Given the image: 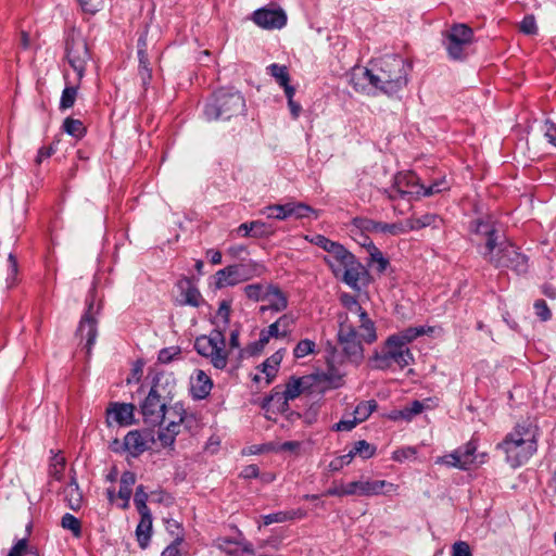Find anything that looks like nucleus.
<instances>
[{
  "label": "nucleus",
  "instance_id": "obj_55",
  "mask_svg": "<svg viewBox=\"0 0 556 556\" xmlns=\"http://www.w3.org/2000/svg\"><path fill=\"white\" fill-rule=\"evenodd\" d=\"M7 283L8 287L11 288L16 282V277L18 273V264L14 254L10 253L8 256V269H7Z\"/></svg>",
  "mask_w": 556,
  "mask_h": 556
},
{
  "label": "nucleus",
  "instance_id": "obj_22",
  "mask_svg": "<svg viewBox=\"0 0 556 556\" xmlns=\"http://www.w3.org/2000/svg\"><path fill=\"white\" fill-rule=\"evenodd\" d=\"M367 276L368 274L366 268L357 258H355L353 262H350L348 267L343 269L337 278L342 280L352 289L359 290L361 283H364L367 280Z\"/></svg>",
  "mask_w": 556,
  "mask_h": 556
},
{
  "label": "nucleus",
  "instance_id": "obj_14",
  "mask_svg": "<svg viewBox=\"0 0 556 556\" xmlns=\"http://www.w3.org/2000/svg\"><path fill=\"white\" fill-rule=\"evenodd\" d=\"M472 29L465 24L454 25L444 41L447 54L453 60H463L468 54V48L472 43Z\"/></svg>",
  "mask_w": 556,
  "mask_h": 556
},
{
  "label": "nucleus",
  "instance_id": "obj_21",
  "mask_svg": "<svg viewBox=\"0 0 556 556\" xmlns=\"http://www.w3.org/2000/svg\"><path fill=\"white\" fill-rule=\"evenodd\" d=\"M356 257L348 251L342 244H338L337 248L330 251L329 254L324 256V262L329 266L333 276L337 278L340 273L348 267L350 262H353Z\"/></svg>",
  "mask_w": 556,
  "mask_h": 556
},
{
  "label": "nucleus",
  "instance_id": "obj_13",
  "mask_svg": "<svg viewBox=\"0 0 556 556\" xmlns=\"http://www.w3.org/2000/svg\"><path fill=\"white\" fill-rule=\"evenodd\" d=\"M340 302L345 308L343 314H349L350 318L354 320L358 329L362 330V338L365 340V343H374L377 340L375 324L361 306L357 299L352 294L342 293L340 295Z\"/></svg>",
  "mask_w": 556,
  "mask_h": 556
},
{
  "label": "nucleus",
  "instance_id": "obj_33",
  "mask_svg": "<svg viewBox=\"0 0 556 556\" xmlns=\"http://www.w3.org/2000/svg\"><path fill=\"white\" fill-rule=\"evenodd\" d=\"M432 328L425 326H418V327H408L397 333L391 334L396 341H399L404 346H408L410 342L416 340L417 338L427 334L428 332H431Z\"/></svg>",
  "mask_w": 556,
  "mask_h": 556
},
{
  "label": "nucleus",
  "instance_id": "obj_50",
  "mask_svg": "<svg viewBox=\"0 0 556 556\" xmlns=\"http://www.w3.org/2000/svg\"><path fill=\"white\" fill-rule=\"evenodd\" d=\"M267 71L280 86L290 81L288 68L285 65L273 63L267 67Z\"/></svg>",
  "mask_w": 556,
  "mask_h": 556
},
{
  "label": "nucleus",
  "instance_id": "obj_57",
  "mask_svg": "<svg viewBox=\"0 0 556 556\" xmlns=\"http://www.w3.org/2000/svg\"><path fill=\"white\" fill-rule=\"evenodd\" d=\"M417 454V451L413 446H406L403 448H399L392 453V459L395 462H404L405 459L415 457Z\"/></svg>",
  "mask_w": 556,
  "mask_h": 556
},
{
  "label": "nucleus",
  "instance_id": "obj_23",
  "mask_svg": "<svg viewBox=\"0 0 556 556\" xmlns=\"http://www.w3.org/2000/svg\"><path fill=\"white\" fill-rule=\"evenodd\" d=\"M351 84L356 91L370 93L377 88L375 70L366 67H356L351 75Z\"/></svg>",
  "mask_w": 556,
  "mask_h": 556
},
{
  "label": "nucleus",
  "instance_id": "obj_2",
  "mask_svg": "<svg viewBox=\"0 0 556 556\" xmlns=\"http://www.w3.org/2000/svg\"><path fill=\"white\" fill-rule=\"evenodd\" d=\"M176 393V380L169 375H159L140 404V412L144 424L159 426L165 421V408L173 401Z\"/></svg>",
  "mask_w": 556,
  "mask_h": 556
},
{
  "label": "nucleus",
  "instance_id": "obj_29",
  "mask_svg": "<svg viewBox=\"0 0 556 556\" xmlns=\"http://www.w3.org/2000/svg\"><path fill=\"white\" fill-rule=\"evenodd\" d=\"M263 302L267 303L266 305H262L260 308L263 313L268 309L278 313L285 311L288 307L287 295L278 287L273 285L269 286L266 298Z\"/></svg>",
  "mask_w": 556,
  "mask_h": 556
},
{
  "label": "nucleus",
  "instance_id": "obj_28",
  "mask_svg": "<svg viewBox=\"0 0 556 556\" xmlns=\"http://www.w3.org/2000/svg\"><path fill=\"white\" fill-rule=\"evenodd\" d=\"M363 228L370 232L387 236H400L407 232L406 222L388 224L367 219L364 222Z\"/></svg>",
  "mask_w": 556,
  "mask_h": 556
},
{
  "label": "nucleus",
  "instance_id": "obj_34",
  "mask_svg": "<svg viewBox=\"0 0 556 556\" xmlns=\"http://www.w3.org/2000/svg\"><path fill=\"white\" fill-rule=\"evenodd\" d=\"M282 352L277 351L269 358H267L262 365V372L266 376V383L269 384L271 380L275 378L278 367L282 361Z\"/></svg>",
  "mask_w": 556,
  "mask_h": 556
},
{
  "label": "nucleus",
  "instance_id": "obj_63",
  "mask_svg": "<svg viewBox=\"0 0 556 556\" xmlns=\"http://www.w3.org/2000/svg\"><path fill=\"white\" fill-rule=\"evenodd\" d=\"M182 536L178 533L174 542L169 544L161 554V556H182L179 545L182 543Z\"/></svg>",
  "mask_w": 556,
  "mask_h": 556
},
{
  "label": "nucleus",
  "instance_id": "obj_32",
  "mask_svg": "<svg viewBox=\"0 0 556 556\" xmlns=\"http://www.w3.org/2000/svg\"><path fill=\"white\" fill-rule=\"evenodd\" d=\"M294 323L295 318L291 314H283L266 328L267 333L274 338H285L291 332Z\"/></svg>",
  "mask_w": 556,
  "mask_h": 556
},
{
  "label": "nucleus",
  "instance_id": "obj_31",
  "mask_svg": "<svg viewBox=\"0 0 556 556\" xmlns=\"http://www.w3.org/2000/svg\"><path fill=\"white\" fill-rule=\"evenodd\" d=\"M307 515L303 508L291 509L286 511H277L263 516V525L269 526L271 523H281L295 519H303Z\"/></svg>",
  "mask_w": 556,
  "mask_h": 556
},
{
  "label": "nucleus",
  "instance_id": "obj_27",
  "mask_svg": "<svg viewBox=\"0 0 556 556\" xmlns=\"http://www.w3.org/2000/svg\"><path fill=\"white\" fill-rule=\"evenodd\" d=\"M138 60H139V76L142 81V86L147 88L152 78V68L150 58L148 54L147 34H142L137 41Z\"/></svg>",
  "mask_w": 556,
  "mask_h": 556
},
{
  "label": "nucleus",
  "instance_id": "obj_7",
  "mask_svg": "<svg viewBox=\"0 0 556 556\" xmlns=\"http://www.w3.org/2000/svg\"><path fill=\"white\" fill-rule=\"evenodd\" d=\"M370 362L372 367L379 370L392 369L394 366L404 369L414 363V355L408 346H404L389 336L381 350L375 352Z\"/></svg>",
  "mask_w": 556,
  "mask_h": 556
},
{
  "label": "nucleus",
  "instance_id": "obj_51",
  "mask_svg": "<svg viewBox=\"0 0 556 556\" xmlns=\"http://www.w3.org/2000/svg\"><path fill=\"white\" fill-rule=\"evenodd\" d=\"M64 468H65V458L60 454H55L51 458V463H50V467H49L50 476L55 480H61L63 477Z\"/></svg>",
  "mask_w": 556,
  "mask_h": 556
},
{
  "label": "nucleus",
  "instance_id": "obj_17",
  "mask_svg": "<svg viewBox=\"0 0 556 556\" xmlns=\"http://www.w3.org/2000/svg\"><path fill=\"white\" fill-rule=\"evenodd\" d=\"M151 440L149 434L132 430L125 435L123 441L114 440L110 447L115 453H127L131 457H138L149 448Z\"/></svg>",
  "mask_w": 556,
  "mask_h": 556
},
{
  "label": "nucleus",
  "instance_id": "obj_42",
  "mask_svg": "<svg viewBox=\"0 0 556 556\" xmlns=\"http://www.w3.org/2000/svg\"><path fill=\"white\" fill-rule=\"evenodd\" d=\"M261 213L265 215L267 218H274L278 220H285L289 218V206L288 203L285 204H271L265 206Z\"/></svg>",
  "mask_w": 556,
  "mask_h": 556
},
{
  "label": "nucleus",
  "instance_id": "obj_48",
  "mask_svg": "<svg viewBox=\"0 0 556 556\" xmlns=\"http://www.w3.org/2000/svg\"><path fill=\"white\" fill-rule=\"evenodd\" d=\"M289 217H295L298 219L307 217L314 210L302 202H288Z\"/></svg>",
  "mask_w": 556,
  "mask_h": 556
},
{
  "label": "nucleus",
  "instance_id": "obj_39",
  "mask_svg": "<svg viewBox=\"0 0 556 556\" xmlns=\"http://www.w3.org/2000/svg\"><path fill=\"white\" fill-rule=\"evenodd\" d=\"M270 285L251 283L243 288L245 296L254 302H263Z\"/></svg>",
  "mask_w": 556,
  "mask_h": 556
},
{
  "label": "nucleus",
  "instance_id": "obj_1",
  "mask_svg": "<svg viewBox=\"0 0 556 556\" xmlns=\"http://www.w3.org/2000/svg\"><path fill=\"white\" fill-rule=\"evenodd\" d=\"M231 303L222 301L216 312V324L218 329L210 332L207 336H200L194 341V350L203 357L207 358L216 369H225L228 364V351L226 350V338L224 330L230 320Z\"/></svg>",
  "mask_w": 556,
  "mask_h": 556
},
{
  "label": "nucleus",
  "instance_id": "obj_10",
  "mask_svg": "<svg viewBox=\"0 0 556 556\" xmlns=\"http://www.w3.org/2000/svg\"><path fill=\"white\" fill-rule=\"evenodd\" d=\"M65 55L70 66L78 76V81H81L91 54L85 37L79 31L72 30L68 33L65 42Z\"/></svg>",
  "mask_w": 556,
  "mask_h": 556
},
{
  "label": "nucleus",
  "instance_id": "obj_46",
  "mask_svg": "<svg viewBox=\"0 0 556 556\" xmlns=\"http://www.w3.org/2000/svg\"><path fill=\"white\" fill-rule=\"evenodd\" d=\"M180 355L181 349L177 345L164 348L159 352L157 362L166 365L173 361L179 359Z\"/></svg>",
  "mask_w": 556,
  "mask_h": 556
},
{
  "label": "nucleus",
  "instance_id": "obj_58",
  "mask_svg": "<svg viewBox=\"0 0 556 556\" xmlns=\"http://www.w3.org/2000/svg\"><path fill=\"white\" fill-rule=\"evenodd\" d=\"M85 13L94 14L101 10L103 0H77Z\"/></svg>",
  "mask_w": 556,
  "mask_h": 556
},
{
  "label": "nucleus",
  "instance_id": "obj_18",
  "mask_svg": "<svg viewBox=\"0 0 556 556\" xmlns=\"http://www.w3.org/2000/svg\"><path fill=\"white\" fill-rule=\"evenodd\" d=\"M252 277L250 268L243 264L229 265L215 274L216 288L236 286Z\"/></svg>",
  "mask_w": 556,
  "mask_h": 556
},
{
  "label": "nucleus",
  "instance_id": "obj_37",
  "mask_svg": "<svg viewBox=\"0 0 556 556\" xmlns=\"http://www.w3.org/2000/svg\"><path fill=\"white\" fill-rule=\"evenodd\" d=\"M62 92L61 100H60V108L62 110L70 109L74 105L77 91L80 85V81H78V76L76 77L75 81L68 83Z\"/></svg>",
  "mask_w": 556,
  "mask_h": 556
},
{
  "label": "nucleus",
  "instance_id": "obj_35",
  "mask_svg": "<svg viewBox=\"0 0 556 556\" xmlns=\"http://www.w3.org/2000/svg\"><path fill=\"white\" fill-rule=\"evenodd\" d=\"M152 519L151 516H141V520L137 526L136 535L139 546L146 548L151 538Z\"/></svg>",
  "mask_w": 556,
  "mask_h": 556
},
{
  "label": "nucleus",
  "instance_id": "obj_19",
  "mask_svg": "<svg viewBox=\"0 0 556 556\" xmlns=\"http://www.w3.org/2000/svg\"><path fill=\"white\" fill-rule=\"evenodd\" d=\"M304 378L291 377L286 383L283 391L279 392L274 389L273 394L269 396L268 402L276 405L278 409L286 410L288 408V402L300 396L304 390L303 388Z\"/></svg>",
  "mask_w": 556,
  "mask_h": 556
},
{
  "label": "nucleus",
  "instance_id": "obj_25",
  "mask_svg": "<svg viewBox=\"0 0 556 556\" xmlns=\"http://www.w3.org/2000/svg\"><path fill=\"white\" fill-rule=\"evenodd\" d=\"M361 496H379L397 494L399 485L387 480L362 479Z\"/></svg>",
  "mask_w": 556,
  "mask_h": 556
},
{
  "label": "nucleus",
  "instance_id": "obj_41",
  "mask_svg": "<svg viewBox=\"0 0 556 556\" xmlns=\"http://www.w3.org/2000/svg\"><path fill=\"white\" fill-rule=\"evenodd\" d=\"M7 556H39L38 549L28 544L27 539H20Z\"/></svg>",
  "mask_w": 556,
  "mask_h": 556
},
{
  "label": "nucleus",
  "instance_id": "obj_54",
  "mask_svg": "<svg viewBox=\"0 0 556 556\" xmlns=\"http://www.w3.org/2000/svg\"><path fill=\"white\" fill-rule=\"evenodd\" d=\"M147 501L148 494L144 492L143 486L139 485L135 493L134 503L141 516H150Z\"/></svg>",
  "mask_w": 556,
  "mask_h": 556
},
{
  "label": "nucleus",
  "instance_id": "obj_12",
  "mask_svg": "<svg viewBox=\"0 0 556 556\" xmlns=\"http://www.w3.org/2000/svg\"><path fill=\"white\" fill-rule=\"evenodd\" d=\"M495 267H506L515 270L517 274H523L528 269V258L521 254L518 249L506 241H501L494 252L485 258Z\"/></svg>",
  "mask_w": 556,
  "mask_h": 556
},
{
  "label": "nucleus",
  "instance_id": "obj_20",
  "mask_svg": "<svg viewBox=\"0 0 556 556\" xmlns=\"http://www.w3.org/2000/svg\"><path fill=\"white\" fill-rule=\"evenodd\" d=\"M253 22L265 29H280L287 23V15L280 8L267 9L262 8L256 10L252 16Z\"/></svg>",
  "mask_w": 556,
  "mask_h": 556
},
{
  "label": "nucleus",
  "instance_id": "obj_9",
  "mask_svg": "<svg viewBox=\"0 0 556 556\" xmlns=\"http://www.w3.org/2000/svg\"><path fill=\"white\" fill-rule=\"evenodd\" d=\"M477 450L478 440L472 438L452 453L438 457L435 464L464 471L470 470L471 468L483 465L488 460V454L477 453Z\"/></svg>",
  "mask_w": 556,
  "mask_h": 556
},
{
  "label": "nucleus",
  "instance_id": "obj_61",
  "mask_svg": "<svg viewBox=\"0 0 556 556\" xmlns=\"http://www.w3.org/2000/svg\"><path fill=\"white\" fill-rule=\"evenodd\" d=\"M520 30L526 35H533L538 31L535 18L532 15H527L520 23Z\"/></svg>",
  "mask_w": 556,
  "mask_h": 556
},
{
  "label": "nucleus",
  "instance_id": "obj_4",
  "mask_svg": "<svg viewBox=\"0 0 556 556\" xmlns=\"http://www.w3.org/2000/svg\"><path fill=\"white\" fill-rule=\"evenodd\" d=\"M448 188L447 181L442 178L426 187L413 172H401L394 176L393 185L384 189V194L392 201L404 197H429Z\"/></svg>",
  "mask_w": 556,
  "mask_h": 556
},
{
  "label": "nucleus",
  "instance_id": "obj_11",
  "mask_svg": "<svg viewBox=\"0 0 556 556\" xmlns=\"http://www.w3.org/2000/svg\"><path fill=\"white\" fill-rule=\"evenodd\" d=\"M167 425L164 430L159 433V440L164 446L172 445L175 442L176 435L180 432V428L185 425L187 428L191 427L193 416L188 414L181 402H176L165 408Z\"/></svg>",
  "mask_w": 556,
  "mask_h": 556
},
{
  "label": "nucleus",
  "instance_id": "obj_5",
  "mask_svg": "<svg viewBox=\"0 0 556 556\" xmlns=\"http://www.w3.org/2000/svg\"><path fill=\"white\" fill-rule=\"evenodd\" d=\"M374 70L377 88L386 94H394L407 84L408 65L399 55L384 56Z\"/></svg>",
  "mask_w": 556,
  "mask_h": 556
},
{
  "label": "nucleus",
  "instance_id": "obj_8",
  "mask_svg": "<svg viewBox=\"0 0 556 556\" xmlns=\"http://www.w3.org/2000/svg\"><path fill=\"white\" fill-rule=\"evenodd\" d=\"M338 341L342 348L344 355L351 363L359 364L364 358V349L362 342V330L357 332L356 323L352 320L349 314H339Z\"/></svg>",
  "mask_w": 556,
  "mask_h": 556
},
{
  "label": "nucleus",
  "instance_id": "obj_38",
  "mask_svg": "<svg viewBox=\"0 0 556 556\" xmlns=\"http://www.w3.org/2000/svg\"><path fill=\"white\" fill-rule=\"evenodd\" d=\"M377 407L378 404L375 400L362 401L355 406L353 410V416L359 424L364 422L370 417V415L377 409Z\"/></svg>",
  "mask_w": 556,
  "mask_h": 556
},
{
  "label": "nucleus",
  "instance_id": "obj_26",
  "mask_svg": "<svg viewBox=\"0 0 556 556\" xmlns=\"http://www.w3.org/2000/svg\"><path fill=\"white\" fill-rule=\"evenodd\" d=\"M134 410L135 405L132 404L113 403L106 409L108 422L111 424L114 421L121 426L131 425L134 420Z\"/></svg>",
  "mask_w": 556,
  "mask_h": 556
},
{
  "label": "nucleus",
  "instance_id": "obj_43",
  "mask_svg": "<svg viewBox=\"0 0 556 556\" xmlns=\"http://www.w3.org/2000/svg\"><path fill=\"white\" fill-rule=\"evenodd\" d=\"M63 129L66 134L75 137V138H81L86 134V128L84 124L79 119H74L71 117H67L63 123Z\"/></svg>",
  "mask_w": 556,
  "mask_h": 556
},
{
  "label": "nucleus",
  "instance_id": "obj_56",
  "mask_svg": "<svg viewBox=\"0 0 556 556\" xmlns=\"http://www.w3.org/2000/svg\"><path fill=\"white\" fill-rule=\"evenodd\" d=\"M274 233V230L262 220H253V238H267Z\"/></svg>",
  "mask_w": 556,
  "mask_h": 556
},
{
  "label": "nucleus",
  "instance_id": "obj_30",
  "mask_svg": "<svg viewBox=\"0 0 556 556\" xmlns=\"http://www.w3.org/2000/svg\"><path fill=\"white\" fill-rule=\"evenodd\" d=\"M178 288L182 296V304L199 307L203 301L199 289L189 278H182L178 281Z\"/></svg>",
  "mask_w": 556,
  "mask_h": 556
},
{
  "label": "nucleus",
  "instance_id": "obj_53",
  "mask_svg": "<svg viewBox=\"0 0 556 556\" xmlns=\"http://www.w3.org/2000/svg\"><path fill=\"white\" fill-rule=\"evenodd\" d=\"M61 525L64 529L72 531V533L75 538H79L81 535L80 521L74 515L65 514L62 517Z\"/></svg>",
  "mask_w": 556,
  "mask_h": 556
},
{
  "label": "nucleus",
  "instance_id": "obj_49",
  "mask_svg": "<svg viewBox=\"0 0 556 556\" xmlns=\"http://www.w3.org/2000/svg\"><path fill=\"white\" fill-rule=\"evenodd\" d=\"M65 496L68 500L71 508L76 509L80 506L81 494L78 490V484L72 481L64 490Z\"/></svg>",
  "mask_w": 556,
  "mask_h": 556
},
{
  "label": "nucleus",
  "instance_id": "obj_40",
  "mask_svg": "<svg viewBox=\"0 0 556 556\" xmlns=\"http://www.w3.org/2000/svg\"><path fill=\"white\" fill-rule=\"evenodd\" d=\"M437 218L438 217L434 214H425L419 217H410L405 220L407 232L412 230H419L428 226H432L435 224Z\"/></svg>",
  "mask_w": 556,
  "mask_h": 556
},
{
  "label": "nucleus",
  "instance_id": "obj_45",
  "mask_svg": "<svg viewBox=\"0 0 556 556\" xmlns=\"http://www.w3.org/2000/svg\"><path fill=\"white\" fill-rule=\"evenodd\" d=\"M351 451L354 456L358 455L363 459H368L375 455L376 447L374 445L369 444L365 440H359V441L355 442V444Z\"/></svg>",
  "mask_w": 556,
  "mask_h": 556
},
{
  "label": "nucleus",
  "instance_id": "obj_6",
  "mask_svg": "<svg viewBox=\"0 0 556 556\" xmlns=\"http://www.w3.org/2000/svg\"><path fill=\"white\" fill-rule=\"evenodd\" d=\"M245 100L236 90L222 88L214 92L212 99L204 106V116L207 121H228L243 114Z\"/></svg>",
  "mask_w": 556,
  "mask_h": 556
},
{
  "label": "nucleus",
  "instance_id": "obj_15",
  "mask_svg": "<svg viewBox=\"0 0 556 556\" xmlns=\"http://www.w3.org/2000/svg\"><path fill=\"white\" fill-rule=\"evenodd\" d=\"M99 311L100 306L94 307V291H91L87 298V308L77 328V336L81 340L86 339L85 349L88 355L91 353L98 336V320L96 316L99 314Z\"/></svg>",
  "mask_w": 556,
  "mask_h": 556
},
{
  "label": "nucleus",
  "instance_id": "obj_16",
  "mask_svg": "<svg viewBox=\"0 0 556 556\" xmlns=\"http://www.w3.org/2000/svg\"><path fill=\"white\" fill-rule=\"evenodd\" d=\"M471 230L479 241L484 242V250L481 252L484 258L492 254L498 243L504 240V236L501 235L496 223L491 217L475 220Z\"/></svg>",
  "mask_w": 556,
  "mask_h": 556
},
{
  "label": "nucleus",
  "instance_id": "obj_24",
  "mask_svg": "<svg viewBox=\"0 0 556 556\" xmlns=\"http://www.w3.org/2000/svg\"><path fill=\"white\" fill-rule=\"evenodd\" d=\"M213 388L211 377L202 369H195L190 376V393L195 400L206 399Z\"/></svg>",
  "mask_w": 556,
  "mask_h": 556
},
{
  "label": "nucleus",
  "instance_id": "obj_52",
  "mask_svg": "<svg viewBox=\"0 0 556 556\" xmlns=\"http://www.w3.org/2000/svg\"><path fill=\"white\" fill-rule=\"evenodd\" d=\"M305 240L321 248L328 254L330 253V251L334 250L339 244L338 242L331 241L330 239L323 235L305 236Z\"/></svg>",
  "mask_w": 556,
  "mask_h": 556
},
{
  "label": "nucleus",
  "instance_id": "obj_44",
  "mask_svg": "<svg viewBox=\"0 0 556 556\" xmlns=\"http://www.w3.org/2000/svg\"><path fill=\"white\" fill-rule=\"evenodd\" d=\"M316 352V343L311 339H303L298 342V344L293 349V356L295 358H303L309 354H314Z\"/></svg>",
  "mask_w": 556,
  "mask_h": 556
},
{
  "label": "nucleus",
  "instance_id": "obj_47",
  "mask_svg": "<svg viewBox=\"0 0 556 556\" xmlns=\"http://www.w3.org/2000/svg\"><path fill=\"white\" fill-rule=\"evenodd\" d=\"M370 263L378 273L386 271L389 266L388 258L384 257L383 253L376 247L370 250Z\"/></svg>",
  "mask_w": 556,
  "mask_h": 556
},
{
  "label": "nucleus",
  "instance_id": "obj_3",
  "mask_svg": "<svg viewBox=\"0 0 556 556\" xmlns=\"http://www.w3.org/2000/svg\"><path fill=\"white\" fill-rule=\"evenodd\" d=\"M496 447L505 454L510 467L518 468L536 453L538 432L531 426L517 425Z\"/></svg>",
  "mask_w": 556,
  "mask_h": 556
},
{
  "label": "nucleus",
  "instance_id": "obj_59",
  "mask_svg": "<svg viewBox=\"0 0 556 556\" xmlns=\"http://www.w3.org/2000/svg\"><path fill=\"white\" fill-rule=\"evenodd\" d=\"M451 556H472L469 544L465 541H457L452 545Z\"/></svg>",
  "mask_w": 556,
  "mask_h": 556
},
{
  "label": "nucleus",
  "instance_id": "obj_62",
  "mask_svg": "<svg viewBox=\"0 0 556 556\" xmlns=\"http://www.w3.org/2000/svg\"><path fill=\"white\" fill-rule=\"evenodd\" d=\"M534 309L538 317H540L541 320L546 321L551 319L552 313L544 300H536L534 302Z\"/></svg>",
  "mask_w": 556,
  "mask_h": 556
},
{
  "label": "nucleus",
  "instance_id": "obj_36",
  "mask_svg": "<svg viewBox=\"0 0 556 556\" xmlns=\"http://www.w3.org/2000/svg\"><path fill=\"white\" fill-rule=\"evenodd\" d=\"M136 483V475L131 471L123 472L119 482L118 496L125 501V506L128 505L132 494V486Z\"/></svg>",
  "mask_w": 556,
  "mask_h": 556
},
{
  "label": "nucleus",
  "instance_id": "obj_64",
  "mask_svg": "<svg viewBox=\"0 0 556 556\" xmlns=\"http://www.w3.org/2000/svg\"><path fill=\"white\" fill-rule=\"evenodd\" d=\"M359 422L356 421L355 417L353 416L352 419H342L339 422L334 424L331 429L337 432L341 431H351L353 430Z\"/></svg>",
  "mask_w": 556,
  "mask_h": 556
},
{
  "label": "nucleus",
  "instance_id": "obj_60",
  "mask_svg": "<svg viewBox=\"0 0 556 556\" xmlns=\"http://www.w3.org/2000/svg\"><path fill=\"white\" fill-rule=\"evenodd\" d=\"M404 409L406 414V420L409 421L425 409V404L424 402L415 400L409 405L405 406Z\"/></svg>",
  "mask_w": 556,
  "mask_h": 556
}]
</instances>
